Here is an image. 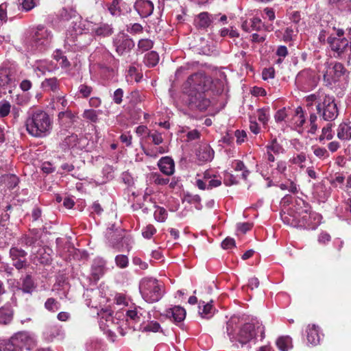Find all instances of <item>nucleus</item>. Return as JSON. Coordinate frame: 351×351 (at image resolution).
Segmentation results:
<instances>
[{"label": "nucleus", "mask_w": 351, "mask_h": 351, "mask_svg": "<svg viewBox=\"0 0 351 351\" xmlns=\"http://www.w3.org/2000/svg\"><path fill=\"white\" fill-rule=\"evenodd\" d=\"M240 324V318L237 316L231 317L227 322L226 333L231 342H238L243 346L258 337L261 339L264 338L265 328L258 320L252 319L236 332Z\"/></svg>", "instance_id": "nucleus-1"}, {"label": "nucleus", "mask_w": 351, "mask_h": 351, "mask_svg": "<svg viewBox=\"0 0 351 351\" xmlns=\"http://www.w3.org/2000/svg\"><path fill=\"white\" fill-rule=\"evenodd\" d=\"M119 60L106 49H101V56L97 63L90 65L92 80L101 83L112 80L116 75Z\"/></svg>", "instance_id": "nucleus-2"}, {"label": "nucleus", "mask_w": 351, "mask_h": 351, "mask_svg": "<svg viewBox=\"0 0 351 351\" xmlns=\"http://www.w3.org/2000/svg\"><path fill=\"white\" fill-rule=\"evenodd\" d=\"M27 132L34 137L43 138L47 136L52 129V120L44 110H30L25 121Z\"/></svg>", "instance_id": "nucleus-3"}, {"label": "nucleus", "mask_w": 351, "mask_h": 351, "mask_svg": "<svg viewBox=\"0 0 351 351\" xmlns=\"http://www.w3.org/2000/svg\"><path fill=\"white\" fill-rule=\"evenodd\" d=\"M36 339L27 332H19L9 339L0 340V351L32 350L36 347Z\"/></svg>", "instance_id": "nucleus-4"}, {"label": "nucleus", "mask_w": 351, "mask_h": 351, "mask_svg": "<svg viewBox=\"0 0 351 351\" xmlns=\"http://www.w3.org/2000/svg\"><path fill=\"white\" fill-rule=\"evenodd\" d=\"M52 40L51 31L42 25L37 26L29 38L24 41L27 51L34 53L42 51L49 45Z\"/></svg>", "instance_id": "nucleus-5"}, {"label": "nucleus", "mask_w": 351, "mask_h": 351, "mask_svg": "<svg viewBox=\"0 0 351 351\" xmlns=\"http://www.w3.org/2000/svg\"><path fill=\"white\" fill-rule=\"evenodd\" d=\"M139 290L143 300L148 303L159 301L165 293L163 284L152 277L143 278L140 281Z\"/></svg>", "instance_id": "nucleus-6"}, {"label": "nucleus", "mask_w": 351, "mask_h": 351, "mask_svg": "<svg viewBox=\"0 0 351 351\" xmlns=\"http://www.w3.org/2000/svg\"><path fill=\"white\" fill-rule=\"evenodd\" d=\"M298 205L300 206V208H296L298 226L308 230L315 229L321 223L322 216L318 213H311L309 205L303 200H300Z\"/></svg>", "instance_id": "nucleus-7"}, {"label": "nucleus", "mask_w": 351, "mask_h": 351, "mask_svg": "<svg viewBox=\"0 0 351 351\" xmlns=\"http://www.w3.org/2000/svg\"><path fill=\"white\" fill-rule=\"evenodd\" d=\"M317 110L325 121L335 120L339 114L335 99L328 95L325 96L324 101L317 106Z\"/></svg>", "instance_id": "nucleus-8"}, {"label": "nucleus", "mask_w": 351, "mask_h": 351, "mask_svg": "<svg viewBox=\"0 0 351 351\" xmlns=\"http://www.w3.org/2000/svg\"><path fill=\"white\" fill-rule=\"evenodd\" d=\"M217 88V84L212 80L211 77L206 75L204 72H197L189 75L185 83V88Z\"/></svg>", "instance_id": "nucleus-9"}, {"label": "nucleus", "mask_w": 351, "mask_h": 351, "mask_svg": "<svg viewBox=\"0 0 351 351\" xmlns=\"http://www.w3.org/2000/svg\"><path fill=\"white\" fill-rule=\"evenodd\" d=\"M134 40L124 33L117 34L113 38V46L116 52L122 56L129 53L134 47Z\"/></svg>", "instance_id": "nucleus-10"}, {"label": "nucleus", "mask_w": 351, "mask_h": 351, "mask_svg": "<svg viewBox=\"0 0 351 351\" xmlns=\"http://www.w3.org/2000/svg\"><path fill=\"white\" fill-rule=\"evenodd\" d=\"M326 71L324 73V80L326 82V86L331 85L332 82H336L343 75L346 71L343 65L340 62L334 64H325Z\"/></svg>", "instance_id": "nucleus-11"}, {"label": "nucleus", "mask_w": 351, "mask_h": 351, "mask_svg": "<svg viewBox=\"0 0 351 351\" xmlns=\"http://www.w3.org/2000/svg\"><path fill=\"white\" fill-rule=\"evenodd\" d=\"M189 102L192 108H196L199 110H205L210 105L209 99L206 98L204 92L198 89H189L187 93Z\"/></svg>", "instance_id": "nucleus-12"}, {"label": "nucleus", "mask_w": 351, "mask_h": 351, "mask_svg": "<svg viewBox=\"0 0 351 351\" xmlns=\"http://www.w3.org/2000/svg\"><path fill=\"white\" fill-rule=\"evenodd\" d=\"M327 42L331 49L335 53V57L341 56L348 47V41L345 38H337L330 36L327 38Z\"/></svg>", "instance_id": "nucleus-13"}, {"label": "nucleus", "mask_w": 351, "mask_h": 351, "mask_svg": "<svg viewBox=\"0 0 351 351\" xmlns=\"http://www.w3.org/2000/svg\"><path fill=\"white\" fill-rule=\"evenodd\" d=\"M108 10L114 16L126 14L131 11L130 5L123 0H114L109 4Z\"/></svg>", "instance_id": "nucleus-14"}, {"label": "nucleus", "mask_w": 351, "mask_h": 351, "mask_svg": "<svg viewBox=\"0 0 351 351\" xmlns=\"http://www.w3.org/2000/svg\"><path fill=\"white\" fill-rule=\"evenodd\" d=\"M135 10L142 18L149 16L154 11V3L149 0H136L134 5Z\"/></svg>", "instance_id": "nucleus-15"}, {"label": "nucleus", "mask_w": 351, "mask_h": 351, "mask_svg": "<svg viewBox=\"0 0 351 351\" xmlns=\"http://www.w3.org/2000/svg\"><path fill=\"white\" fill-rule=\"evenodd\" d=\"M241 28L247 32H260L263 29L269 30V27H265L261 19L257 17L252 18L250 21H243L241 24Z\"/></svg>", "instance_id": "nucleus-16"}, {"label": "nucleus", "mask_w": 351, "mask_h": 351, "mask_svg": "<svg viewBox=\"0 0 351 351\" xmlns=\"http://www.w3.org/2000/svg\"><path fill=\"white\" fill-rule=\"evenodd\" d=\"M306 335L307 341L311 346H315L319 343L322 334L318 326L308 324L306 329Z\"/></svg>", "instance_id": "nucleus-17"}, {"label": "nucleus", "mask_w": 351, "mask_h": 351, "mask_svg": "<svg viewBox=\"0 0 351 351\" xmlns=\"http://www.w3.org/2000/svg\"><path fill=\"white\" fill-rule=\"evenodd\" d=\"M145 315L151 318L149 313L139 306H133L130 308L126 312V315L128 319L135 323H139L145 318Z\"/></svg>", "instance_id": "nucleus-18"}, {"label": "nucleus", "mask_w": 351, "mask_h": 351, "mask_svg": "<svg viewBox=\"0 0 351 351\" xmlns=\"http://www.w3.org/2000/svg\"><path fill=\"white\" fill-rule=\"evenodd\" d=\"M90 30L94 36L99 37H108L114 32L112 25L104 23L91 25Z\"/></svg>", "instance_id": "nucleus-19"}, {"label": "nucleus", "mask_w": 351, "mask_h": 351, "mask_svg": "<svg viewBox=\"0 0 351 351\" xmlns=\"http://www.w3.org/2000/svg\"><path fill=\"white\" fill-rule=\"evenodd\" d=\"M215 152L213 149L207 143L199 145L196 152V155L199 161L210 162L214 158Z\"/></svg>", "instance_id": "nucleus-20"}, {"label": "nucleus", "mask_w": 351, "mask_h": 351, "mask_svg": "<svg viewBox=\"0 0 351 351\" xmlns=\"http://www.w3.org/2000/svg\"><path fill=\"white\" fill-rule=\"evenodd\" d=\"M217 15L210 14L207 12L199 13L195 19V26L199 29H206L208 27Z\"/></svg>", "instance_id": "nucleus-21"}, {"label": "nucleus", "mask_w": 351, "mask_h": 351, "mask_svg": "<svg viewBox=\"0 0 351 351\" xmlns=\"http://www.w3.org/2000/svg\"><path fill=\"white\" fill-rule=\"evenodd\" d=\"M165 316L169 319H172L173 322L179 323L184 319L186 311L180 306H175L165 311Z\"/></svg>", "instance_id": "nucleus-22"}, {"label": "nucleus", "mask_w": 351, "mask_h": 351, "mask_svg": "<svg viewBox=\"0 0 351 351\" xmlns=\"http://www.w3.org/2000/svg\"><path fill=\"white\" fill-rule=\"evenodd\" d=\"M160 170L167 176H171L175 171V164L173 160L169 157L165 156L161 158L158 162Z\"/></svg>", "instance_id": "nucleus-23"}, {"label": "nucleus", "mask_w": 351, "mask_h": 351, "mask_svg": "<svg viewBox=\"0 0 351 351\" xmlns=\"http://www.w3.org/2000/svg\"><path fill=\"white\" fill-rule=\"evenodd\" d=\"M16 85L15 81L13 80L10 70L8 68H0V87L8 86L12 88Z\"/></svg>", "instance_id": "nucleus-24"}, {"label": "nucleus", "mask_w": 351, "mask_h": 351, "mask_svg": "<svg viewBox=\"0 0 351 351\" xmlns=\"http://www.w3.org/2000/svg\"><path fill=\"white\" fill-rule=\"evenodd\" d=\"M44 335L47 340L53 341L56 338H62L64 332L61 326L52 325L45 329Z\"/></svg>", "instance_id": "nucleus-25"}, {"label": "nucleus", "mask_w": 351, "mask_h": 351, "mask_svg": "<svg viewBox=\"0 0 351 351\" xmlns=\"http://www.w3.org/2000/svg\"><path fill=\"white\" fill-rule=\"evenodd\" d=\"M77 117L70 110L60 112L58 114V121L61 125L64 128L71 127L76 121Z\"/></svg>", "instance_id": "nucleus-26"}, {"label": "nucleus", "mask_w": 351, "mask_h": 351, "mask_svg": "<svg viewBox=\"0 0 351 351\" xmlns=\"http://www.w3.org/2000/svg\"><path fill=\"white\" fill-rule=\"evenodd\" d=\"M337 137L342 141L351 139V123L343 122L340 123L337 130Z\"/></svg>", "instance_id": "nucleus-27"}, {"label": "nucleus", "mask_w": 351, "mask_h": 351, "mask_svg": "<svg viewBox=\"0 0 351 351\" xmlns=\"http://www.w3.org/2000/svg\"><path fill=\"white\" fill-rule=\"evenodd\" d=\"M13 317V311L9 304L0 308V324L6 325L11 322Z\"/></svg>", "instance_id": "nucleus-28"}, {"label": "nucleus", "mask_w": 351, "mask_h": 351, "mask_svg": "<svg viewBox=\"0 0 351 351\" xmlns=\"http://www.w3.org/2000/svg\"><path fill=\"white\" fill-rule=\"evenodd\" d=\"M106 261L102 258L95 259L92 265V274L99 278L105 271Z\"/></svg>", "instance_id": "nucleus-29"}, {"label": "nucleus", "mask_w": 351, "mask_h": 351, "mask_svg": "<svg viewBox=\"0 0 351 351\" xmlns=\"http://www.w3.org/2000/svg\"><path fill=\"white\" fill-rule=\"evenodd\" d=\"M53 250L49 247H43L38 251V257L42 264H49L52 260Z\"/></svg>", "instance_id": "nucleus-30"}, {"label": "nucleus", "mask_w": 351, "mask_h": 351, "mask_svg": "<svg viewBox=\"0 0 351 351\" xmlns=\"http://www.w3.org/2000/svg\"><path fill=\"white\" fill-rule=\"evenodd\" d=\"M215 313V309L210 303L205 304L204 302H200L199 304V313L204 318L209 319Z\"/></svg>", "instance_id": "nucleus-31"}, {"label": "nucleus", "mask_w": 351, "mask_h": 351, "mask_svg": "<svg viewBox=\"0 0 351 351\" xmlns=\"http://www.w3.org/2000/svg\"><path fill=\"white\" fill-rule=\"evenodd\" d=\"M276 346L281 351H288L293 347L292 339L289 336H282L276 340Z\"/></svg>", "instance_id": "nucleus-32"}, {"label": "nucleus", "mask_w": 351, "mask_h": 351, "mask_svg": "<svg viewBox=\"0 0 351 351\" xmlns=\"http://www.w3.org/2000/svg\"><path fill=\"white\" fill-rule=\"evenodd\" d=\"M142 78V75L137 72L134 66H130L127 71L126 80L132 85L133 82H138Z\"/></svg>", "instance_id": "nucleus-33"}, {"label": "nucleus", "mask_w": 351, "mask_h": 351, "mask_svg": "<svg viewBox=\"0 0 351 351\" xmlns=\"http://www.w3.org/2000/svg\"><path fill=\"white\" fill-rule=\"evenodd\" d=\"M265 149L274 154H282L285 152L284 148L278 143L276 138L272 139L266 146Z\"/></svg>", "instance_id": "nucleus-34"}, {"label": "nucleus", "mask_w": 351, "mask_h": 351, "mask_svg": "<svg viewBox=\"0 0 351 351\" xmlns=\"http://www.w3.org/2000/svg\"><path fill=\"white\" fill-rule=\"evenodd\" d=\"M159 60V56L156 51H150L147 53L144 58L145 64L149 67L156 66Z\"/></svg>", "instance_id": "nucleus-35"}, {"label": "nucleus", "mask_w": 351, "mask_h": 351, "mask_svg": "<svg viewBox=\"0 0 351 351\" xmlns=\"http://www.w3.org/2000/svg\"><path fill=\"white\" fill-rule=\"evenodd\" d=\"M232 168L237 171H242V178L246 180L250 171L247 169L244 163L241 160H234L232 163Z\"/></svg>", "instance_id": "nucleus-36"}, {"label": "nucleus", "mask_w": 351, "mask_h": 351, "mask_svg": "<svg viewBox=\"0 0 351 351\" xmlns=\"http://www.w3.org/2000/svg\"><path fill=\"white\" fill-rule=\"evenodd\" d=\"M21 289L23 292L31 293L34 289V285L32 278L29 276H27L23 280Z\"/></svg>", "instance_id": "nucleus-37"}, {"label": "nucleus", "mask_w": 351, "mask_h": 351, "mask_svg": "<svg viewBox=\"0 0 351 351\" xmlns=\"http://www.w3.org/2000/svg\"><path fill=\"white\" fill-rule=\"evenodd\" d=\"M306 160V154L303 152L300 154L293 155L289 160V162L293 165H297L300 168H303L304 165H302Z\"/></svg>", "instance_id": "nucleus-38"}, {"label": "nucleus", "mask_w": 351, "mask_h": 351, "mask_svg": "<svg viewBox=\"0 0 351 351\" xmlns=\"http://www.w3.org/2000/svg\"><path fill=\"white\" fill-rule=\"evenodd\" d=\"M60 307V304L53 298H48L45 303V308L51 312L57 311Z\"/></svg>", "instance_id": "nucleus-39"}, {"label": "nucleus", "mask_w": 351, "mask_h": 351, "mask_svg": "<svg viewBox=\"0 0 351 351\" xmlns=\"http://www.w3.org/2000/svg\"><path fill=\"white\" fill-rule=\"evenodd\" d=\"M10 255L12 261L23 258L25 259L27 252L22 249L12 247L10 250Z\"/></svg>", "instance_id": "nucleus-40"}, {"label": "nucleus", "mask_w": 351, "mask_h": 351, "mask_svg": "<svg viewBox=\"0 0 351 351\" xmlns=\"http://www.w3.org/2000/svg\"><path fill=\"white\" fill-rule=\"evenodd\" d=\"M167 217V210L160 206H156V210L154 211V218L158 222H164Z\"/></svg>", "instance_id": "nucleus-41"}, {"label": "nucleus", "mask_w": 351, "mask_h": 351, "mask_svg": "<svg viewBox=\"0 0 351 351\" xmlns=\"http://www.w3.org/2000/svg\"><path fill=\"white\" fill-rule=\"evenodd\" d=\"M101 348V343L98 339H90L86 343V351H99Z\"/></svg>", "instance_id": "nucleus-42"}, {"label": "nucleus", "mask_w": 351, "mask_h": 351, "mask_svg": "<svg viewBox=\"0 0 351 351\" xmlns=\"http://www.w3.org/2000/svg\"><path fill=\"white\" fill-rule=\"evenodd\" d=\"M295 113V123L298 127H302L305 123V118L302 108L298 107Z\"/></svg>", "instance_id": "nucleus-43"}, {"label": "nucleus", "mask_w": 351, "mask_h": 351, "mask_svg": "<svg viewBox=\"0 0 351 351\" xmlns=\"http://www.w3.org/2000/svg\"><path fill=\"white\" fill-rule=\"evenodd\" d=\"M296 36V31L295 30V28L292 27V26L287 27L284 31L282 39L285 42H289L293 40V36Z\"/></svg>", "instance_id": "nucleus-44"}, {"label": "nucleus", "mask_w": 351, "mask_h": 351, "mask_svg": "<svg viewBox=\"0 0 351 351\" xmlns=\"http://www.w3.org/2000/svg\"><path fill=\"white\" fill-rule=\"evenodd\" d=\"M83 117L93 123H96L98 121V112L93 109L86 110Z\"/></svg>", "instance_id": "nucleus-45"}, {"label": "nucleus", "mask_w": 351, "mask_h": 351, "mask_svg": "<svg viewBox=\"0 0 351 351\" xmlns=\"http://www.w3.org/2000/svg\"><path fill=\"white\" fill-rule=\"evenodd\" d=\"M289 111L290 109H287L286 108L278 110L274 116L276 121L278 123L285 121Z\"/></svg>", "instance_id": "nucleus-46"}, {"label": "nucleus", "mask_w": 351, "mask_h": 351, "mask_svg": "<svg viewBox=\"0 0 351 351\" xmlns=\"http://www.w3.org/2000/svg\"><path fill=\"white\" fill-rule=\"evenodd\" d=\"M333 138V132L332 130V124L328 123L327 125L322 129V133L320 136V140L326 139L331 140Z\"/></svg>", "instance_id": "nucleus-47"}, {"label": "nucleus", "mask_w": 351, "mask_h": 351, "mask_svg": "<svg viewBox=\"0 0 351 351\" xmlns=\"http://www.w3.org/2000/svg\"><path fill=\"white\" fill-rule=\"evenodd\" d=\"M115 263L117 267L120 268H125L128 265V258L125 255L119 254L115 257Z\"/></svg>", "instance_id": "nucleus-48"}, {"label": "nucleus", "mask_w": 351, "mask_h": 351, "mask_svg": "<svg viewBox=\"0 0 351 351\" xmlns=\"http://www.w3.org/2000/svg\"><path fill=\"white\" fill-rule=\"evenodd\" d=\"M38 3V0H21L22 9L26 12L32 10Z\"/></svg>", "instance_id": "nucleus-49"}, {"label": "nucleus", "mask_w": 351, "mask_h": 351, "mask_svg": "<svg viewBox=\"0 0 351 351\" xmlns=\"http://www.w3.org/2000/svg\"><path fill=\"white\" fill-rule=\"evenodd\" d=\"M279 187L283 191L288 190L289 192L293 193H298L297 184L293 181H289V182L285 184H280Z\"/></svg>", "instance_id": "nucleus-50"}, {"label": "nucleus", "mask_w": 351, "mask_h": 351, "mask_svg": "<svg viewBox=\"0 0 351 351\" xmlns=\"http://www.w3.org/2000/svg\"><path fill=\"white\" fill-rule=\"evenodd\" d=\"M153 42L152 40L145 38V39H141L138 41V47L141 49L143 51H147L152 48L153 47Z\"/></svg>", "instance_id": "nucleus-51"}, {"label": "nucleus", "mask_w": 351, "mask_h": 351, "mask_svg": "<svg viewBox=\"0 0 351 351\" xmlns=\"http://www.w3.org/2000/svg\"><path fill=\"white\" fill-rule=\"evenodd\" d=\"M257 117L260 122H261L263 124H266L269 120V117L268 110L263 108L258 109L257 110Z\"/></svg>", "instance_id": "nucleus-52"}, {"label": "nucleus", "mask_w": 351, "mask_h": 351, "mask_svg": "<svg viewBox=\"0 0 351 351\" xmlns=\"http://www.w3.org/2000/svg\"><path fill=\"white\" fill-rule=\"evenodd\" d=\"M313 154L320 159H324L329 157V154L328 151L324 148L320 147H313Z\"/></svg>", "instance_id": "nucleus-53"}, {"label": "nucleus", "mask_w": 351, "mask_h": 351, "mask_svg": "<svg viewBox=\"0 0 351 351\" xmlns=\"http://www.w3.org/2000/svg\"><path fill=\"white\" fill-rule=\"evenodd\" d=\"M126 30L128 32L134 34L143 32V26L140 23H130L127 25Z\"/></svg>", "instance_id": "nucleus-54"}, {"label": "nucleus", "mask_w": 351, "mask_h": 351, "mask_svg": "<svg viewBox=\"0 0 351 351\" xmlns=\"http://www.w3.org/2000/svg\"><path fill=\"white\" fill-rule=\"evenodd\" d=\"M153 182L158 185H166L169 182V179L163 178L159 173H155L152 175Z\"/></svg>", "instance_id": "nucleus-55"}, {"label": "nucleus", "mask_w": 351, "mask_h": 351, "mask_svg": "<svg viewBox=\"0 0 351 351\" xmlns=\"http://www.w3.org/2000/svg\"><path fill=\"white\" fill-rule=\"evenodd\" d=\"M156 232V228L154 226L149 224L147 225L142 231V234L145 239H150Z\"/></svg>", "instance_id": "nucleus-56"}, {"label": "nucleus", "mask_w": 351, "mask_h": 351, "mask_svg": "<svg viewBox=\"0 0 351 351\" xmlns=\"http://www.w3.org/2000/svg\"><path fill=\"white\" fill-rule=\"evenodd\" d=\"M10 104L8 101L0 103V117H5L8 116L10 112Z\"/></svg>", "instance_id": "nucleus-57"}, {"label": "nucleus", "mask_w": 351, "mask_h": 351, "mask_svg": "<svg viewBox=\"0 0 351 351\" xmlns=\"http://www.w3.org/2000/svg\"><path fill=\"white\" fill-rule=\"evenodd\" d=\"M160 329V324L157 322L152 321L144 327L143 330L156 332H158Z\"/></svg>", "instance_id": "nucleus-58"}, {"label": "nucleus", "mask_w": 351, "mask_h": 351, "mask_svg": "<svg viewBox=\"0 0 351 351\" xmlns=\"http://www.w3.org/2000/svg\"><path fill=\"white\" fill-rule=\"evenodd\" d=\"M190 69L191 65L189 64H186L179 67L176 71V77L178 80L180 77L182 76V75L187 74Z\"/></svg>", "instance_id": "nucleus-59"}, {"label": "nucleus", "mask_w": 351, "mask_h": 351, "mask_svg": "<svg viewBox=\"0 0 351 351\" xmlns=\"http://www.w3.org/2000/svg\"><path fill=\"white\" fill-rule=\"evenodd\" d=\"M56 78H49L42 82V88H56L59 86Z\"/></svg>", "instance_id": "nucleus-60"}, {"label": "nucleus", "mask_w": 351, "mask_h": 351, "mask_svg": "<svg viewBox=\"0 0 351 351\" xmlns=\"http://www.w3.org/2000/svg\"><path fill=\"white\" fill-rule=\"evenodd\" d=\"M149 136L152 138V142L155 145H160L163 142V138L160 133L157 131H154L152 133L149 134Z\"/></svg>", "instance_id": "nucleus-61"}, {"label": "nucleus", "mask_w": 351, "mask_h": 351, "mask_svg": "<svg viewBox=\"0 0 351 351\" xmlns=\"http://www.w3.org/2000/svg\"><path fill=\"white\" fill-rule=\"evenodd\" d=\"M345 177L341 174H336L334 178L331 180V184L335 187L339 186L341 188V186L344 182Z\"/></svg>", "instance_id": "nucleus-62"}, {"label": "nucleus", "mask_w": 351, "mask_h": 351, "mask_svg": "<svg viewBox=\"0 0 351 351\" xmlns=\"http://www.w3.org/2000/svg\"><path fill=\"white\" fill-rule=\"evenodd\" d=\"M235 246V241L234 239L230 237L226 238L221 242V247L225 250L231 249L232 247Z\"/></svg>", "instance_id": "nucleus-63"}, {"label": "nucleus", "mask_w": 351, "mask_h": 351, "mask_svg": "<svg viewBox=\"0 0 351 351\" xmlns=\"http://www.w3.org/2000/svg\"><path fill=\"white\" fill-rule=\"evenodd\" d=\"M234 136L237 138V143L238 144H241L245 141L247 137L246 132L244 130H236L234 132Z\"/></svg>", "instance_id": "nucleus-64"}]
</instances>
